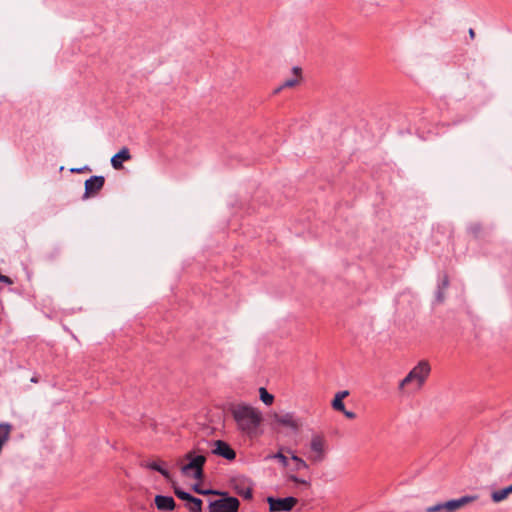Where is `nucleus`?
<instances>
[{
    "mask_svg": "<svg viewBox=\"0 0 512 512\" xmlns=\"http://www.w3.org/2000/svg\"><path fill=\"white\" fill-rule=\"evenodd\" d=\"M230 413L236 422L237 428L250 438L258 436L263 422L262 413L255 407L238 403L230 407Z\"/></svg>",
    "mask_w": 512,
    "mask_h": 512,
    "instance_id": "obj_1",
    "label": "nucleus"
},
{
    "mask_svg": "<svg viewBox=\"0 0 512 512\" xmlns=\"http://www.w3.org/2000/svg\"><path fill=\"white\" fill-rule=\"evenodd\" d=\"M430 371L429 363L425 360L420 361L399 383V389L403 390L407 386H412L414 390H419L424 385Z\"/></svg>",
    "mask_w": 512,
    "mask_h": 512,
    "instance_id": "obj_2",
    "label": "nucleus"
},
{
    "mask_svg": "<svg viewBox=\"0 0 512 512\" xmlns=\"http://www.w3.org/2000/svg\"><path fill=\"white\" fill-rule=\"evenodd\" d=\"M184 459L187 460V463L181 467L182 474L196 480H202L204 477L203 467L206 463V457L202 454H197L194 449L187 452Z\"/></svg>",
    "mask_w": 512,
    "mask_h": 512,
    "instance_id": "obj_3",
    "label": "nucleus"
},
{
    "mask_svg": "<svg viewBox=\"0 0 512 512\" xmlns=\"http://www.w3.org/2000/svg\"><path fill=\"white\" fill-rule=\"evenodd\" d=\"M240 502L236 497L226 496L209 503V512H238Z\"/></svg>",
    "mask_w": 512,
    "mask_h": 512,
    "instance_id": "obj_4",
    "label": "nucleus"
},
{
    "mask_svg": "<svg viewBox=\"0 0 512 512\" xmlns=\"http://www.w3.org/2000/svg\"><path fill=\"white\" fill-rule=\"evenodd\" d=\"M269 509L271 512L291 511L297 504L298 500L295 497L289 496L286 498H273L268 497Z\"/></svg>",
    "mask_w": 512,
    "mask_h": 512,
    "instance_id": "obj_5",
    "label": "nucleus"
},
{
    "mask_svg": "<svg viewBox=\"0 0 512 512\" xmlns=\"http://www.w3.org/2000/svg\"><path fill=\"white\" fill-rule=\"evenodd\" d=\"M311 455L313 462H321L325 458V440L321 435H314L310 442Z\"/></svg>",
    "mask_w": 512,
    "mask_h": 512,
    "instance_id": "obj_6",
    "label": "nucleus"
},
{
    "mask_svg": "<svg viewBox=\"0 0 512 512\" xmlns=\"http://www.w3.org/2000/svg\"><path fill=\"white\" fill-rule=\"evenodd\" d=\"M105 183V178L103 176H91L89 179L85 181V192L83 195V199H88L93 197L99 193V191L103 188Z\"/></svg>",
    "mask_w": 512,
    "mask_h": 512,
    "instance_id": "obj_7",
    "label": "nucleus"
},
{
    "mask_svg": "<svg viewBox=\"0 0 512 512\" xmlns=\"http://www.w3.org/2000/svg\"><path fill=\"white\" fill-rule=\"evenodd\" d=\"M478 499L477 495H465L458 499H452L444 502L446 512H455L467 504H470Z\"/></svg>",
    "mask_w": 512,
    "mask_h": 512,
    "instance_id": "obj_8",
    "label": "nucleus"
},
{
    "mask_svg": "<svg viewBox=\"0 0 512 512\" xmlns=\"http://www.w3.org/2000/svg\"><path fill=\"white\" fill-rule=\"evenodd\" d=\"M214 446L215 448L212 451L214 454L221 456L227 460H234L236 458L235 451L225 441L216 440L214 442Z\"/></svg>",
    "mask_w": 512,
    "mask_h": 512,
    "instance_id": "obj_9",
    "label": "nucleus"
},
{
    "mask_svg": "<svg viewBox=\"0 0 512 512\" xmlns=\"http://www.w3.org/2000/svg\"><path fill=\"white\" fill-rule=\"evenodd\" d=\"M274 420L277 424L289 427L293 431H297L300 427V422L294 417L292 413L275 414Z\"/></svg>",
    "mask_w": 512,
    "mask_h": 512,
    "instance_id": "obj_10",
    "label": "nucleus"
},
{
    "mask_svg": "<svg viewBox=\"0 0 512 512\" xmlns=\"http://www.w3.org/2000/svg\"><path fill=\"white\" fill-rule=\"evenodd\" d=\"M154 502L160 511H172L176 507V503L171 496L156 495Z\"/></svg>",
    "mask_w": 512,
    "mask_h": 512,
    "instance_id": "obj_11",
    "label": "nucleus"
},
{
    "mask_svg": "<svg viewBox=\"0 0 512 512\" xmlns=\"http://www.w3.org/2000/svg\"><path fill=\"white\" fill-rule=\"evenodd\" d=\"M131 159L130 151L127 147H123L118 153L111 158V165L114 169L120 170L123 168V161Z\"/></svg>",
    "mask_w": 512,
    "mask_h": 512,
    "instance_id": "obj_12",
    "label": "nucleus"
},
{
    "mask_svg": "<svg viewBox=\"0 0 512 512\" xmlns=\"http://www.w3.org/2000/svg\"><path fill=\"white\" fill-rule=\"evenodd\" d=\"M292 71H293L294 77L285 80L282 83V85L276 90V92L280 91L283 88L294 87L295 85H297L299 83V79H300V76H301V68L293 67Z\"/></svg>",
    "mask_w": 512,
    "mask_h": 512,
    "instance_id": "obj_13",
    "label": "nucleus"
},
{
    "mask_svg": "<svg viewBox=\"0 0 512 512\" xmlns=\"http://www.w3.org/2000/svg\"><path fill=\"white\" fill-rule=\"evenodd\" d=\"M512 493V484L503 489L492 492L491 498L494 502L498 503L505 500L509 494Z\"/></svg>",
    "mask_w": 512,
    "mask_h": 512,
    "instance_id": "obj_14",
    "label": "nucleus"
},
{
    "mask_svg": "<svg viewBox=\"0 0 512 512\" xmlns=\"http://www.w3.org/2000/svg\"><path fill=\"white\" fill-rule=\"evenodd\" d=\"M349 392L348 391H341V392H338L336 395H335V398L333 399L332 401V407L336 410V411H344L345 409V405L343 403V398H345L346 396H348Z\"/></svg>",
    "mask_w": 512,
    "mask_h": 512,
    "instance_id": "obj_15",
    "label": "nucleus"
},
{
    "mask_svg": "<svg viewBox=\"0 0 512 512\" xmlns=\"http://www.w3.org/2000/svg\"><path fill=\"white\" fill-rule=\"evenodd\" d=\"M144 466L146 468H149L151 470H155V471L159 472L167 480L171 479V475H170L169 471L167 469H165L164 467H162L160 462L152 461V462H148V463L144 464Z\"/></svg>",
    "mask_w": 512,
    "mask_h": 512,
    "instance_id": "obj_16",
    "label": "nucleus"
},
{
    "mask_svg": "<svg viewBox=\"0 0 512 512\" xmlns=\"http://www.w3.org/2000/svg\"><path fill=\"white\" fill-rule=\"evenodd\" d=\"M203 501L200 498L192 497L189 502L186 503V507L189 512H202Z\"/></svg>",
    "mask_w": 512,
    "mask_h": 512,
    "instance_id": "obj_17",
    "label": "nucleus"
},
{
    "mask_svg": "<svg viewBox=\"0 0 512 512\" xmlns=\"http://www.w3.org/2000/svg\"><path fill=\"white\" fill-rule=\"evenodd\" d=\"M260 399L266 405H271L274 401V396L270 394L264 387L259 389Z\"/></svg>",
    "mask_w": 512,
    "mask_h": 512,
    "instance_id": "obj_18",
    "label": "nucleus"
},
{
    "mask_svg": "<svg viewBox=\"0 0 512 512\" xmlns=\"http://www.w3.org/2000/svg\"><path fill=\"white\" fill-rule=\"evenodd\" d=\"M174 493L179 499L184 500L186 502H189L190 499L193 497L190 493H188L178 487L174 488Z\"/></svg>",
    "mask_w": 512,
    "mask_h": 512,
    "instance_id": "obj_19",
    "label": "nucleus"
},
{
    "mask_svg": "<svg viewBox=\"0 0 512 512\" xmlns=\"http://www.w3.org/2000/svg\"><path fill=\"white\" fill-rule=\"evenodd\" d=\"M236 493L240 496H242L244 499H251L253 496L252 488L246 487V488H238L236 487Z\"/></svg>",
    "mask_w": 512,
    "mask_h": 512,
    "instance_id": "obj_20",
    "label": "nucleus"
},
{
    "mask_svg": "<svg viewBox=\"0 0 512 512\" xmlns=\"http://www.w3.org/2000/svg\"><path fill=\"white\" fill-rule=\"evenodd\" d=\"M291 459L296 462L297 470L308 468V464L306 463V461H304L302 458L298 457L297 455L292 454Z\"/></svg>",
    "mask_w": 512,
    "mask_h": 512,
    "instance_id": "obj_21",
    "label": "nucleus"
},
{
    "mask_svg": "<svg viewBox=\"0 0 512 512\" xmlns=\"http://www.w3.org/2000/svg\"><path fill=\"white\" fill-rule=\"evenodd\" d=\"M270 458L277 459L284 467L288 466V458L281 451L270 456Z\"/></svg>",
    "mask_w": 512,
    "mask_h": 512,
    "instance_id": "obj_22",
    "label": "nucleus"
},
{
    "mask_svg": "<svg viewBox=\"0 0 512 512\" xmlns=\"http://www.w3.org/2000/svg\"><path fill=\"white\" fill-rule=\"evenodd\" d=\"M445 510L444 503H438L426 509V512H440Z\"/></svg>",
    "mask_w": 512,
    "mask_h": 512,
    "instance_id": "obj_23",
    "label": "nucleus"
},
{
    "mask_svg": "<svg viewBox=\"0 0 512 512\" xmlns=\"http://www.w3.org/2000/svg\"><path fill=\"white\" fill-rule=\"evenodd\" d=\"M288 479L294 483H297V484H303V485H307L309 486L310 483L307 481V480H304V479H300L299 477L295 476V475H290L288 477Z\"/></svg>",
    "mask_w": 512,
    "mask_h": 512,
    "instance_id": "obj_24",
    "label": "nucleus"
},
{
    "mask_svg": "<svg viewBox=\"0 0 512 512\" xmlns=\"http://www.w3.org/2000/svg\"><path fill=\"white\" fill-rule=\"evenodd\" d=\"M449 286V278L447 275H445L442 279L441 284L438 286V288L446 289Z\"/></svg>",
    "mask_w": 512,
    "mask_h": 512,
    "instance_id": "obj_25",
    "label": "nucleus"
},
{
    "mask_svg": "<svg viewBox=\"0 0 512 512\" xmlns=\"http://www.w3.org/2000/svg\"><path fill=\"white\" fill-rule=\"evenodd\" d=\"M436 298L439 302H443L444 301V289L442 288H438L437 290V293H436Z\"/></svg>",
    "mask_w": 512,
    "mask_h": 512,
    "instance_id": "obj_26",
    "label": "nucleus"
},
{
    "mask_svg": "<svg viewBox=\"0 0 512 512\" xmlns=\"http://www.w3.org/2000/svg\"><path fill=\"white\" fill-rule=\"evenodd\" d=\"M0 281L8 285H11L13 283L10 277L2 274H0Z\"/></svg>",
    "mask_w": 512,
    "mask_h": 512,
    "instance_id": "obj_27",
    "label": "nucleus"
},
{
    "mask_svg": "<svg viewBox=\"0 0 512 512\" xmlns=\"http://www.w3.org/2000/svg\"><path fill=\"white\" fill-rule=\"evenodd\" d=\"M342 413L348 418V419H355L356 418V413L355 412H352V411H348L346 409H344V411H342Z\"/></svg>",
    "mask_w": 512,
    "mask_h": 512,
    "instance_id": "obj_28",
    "label": "nucleus"
},
{
    "mask_svg": "<svg viewBox=\"0 0 512 512\" xmlns=\"http://www.w3.org/2000/svg\"><path fill=\"white\" fill-rule=\"evenodd\" d=\"M201 494H219V495H224V493H219V492H216V491H213V490H202V493Z\"/></svg>",
    "mask_w": 512,
    "mask_h": 512,
    "instance_id": "obj_29",
    "label": "nucleus"
},
{
    "mask_svg": "<svg viewBox=\"0 0 512 512\" xmlns=\"http://www.w3.org/2000/svg\"><path fill=\"white\" fill-rule=\"evenodd\" d=\"M468 33L471 39L475 38V31L472 28L469 29Z\"/></svg>",
    "mask_w": 512,
    "mask_h": 512,
    "instance_id": "obj_30",
    "label": "nucleus"
},
{
    "mask_svg": "<svg viewBox=\"0 0 512 512\" xmlns=\"http://www.w3.org/2000/svg\"><path fill=\"white\" fill-rule=\"evenodd\" d=\"M193 489H194V491H195V492H197V493H202V489H200V488L198 487V485H195V486L193 487Z\"/></svg>",
    "mask_w": 512,
    "mask_h": 512,
    "instance_id": "obj_31",
    "label": "nucleus"
},
{
    "mask_svg": "<svg viewBox=\"0 0 512 512\" xmlns=\"http://www.w3.org/2000/svg\"><path fill=\"white\" fill-rule=\"evenodd\" d=\"M32 382L36 383L37 382V379L36 378H32L31 379Z\"/></svg>",
    "mask_w": 512,
    "mask_h": 512,
    "instance_id": "obj_32",
    "label": "nucleus"
}]
</instances>
